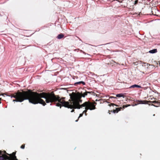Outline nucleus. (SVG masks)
<instances>
[{"mask_svg":"<svg viewBox=\"0 0 160 160\" xmlns=\"http://www.w3.org/2000/svg\"><path fill=\"white\" fill-rule=\"evenodd\" d=\"M0 155H2V152L1 151H0ZM5 159V158L2 156H0V160H4Z\"/></svg>","mask_w":160,"mask_h":160,"instance_id":"obj_12","label":"nucleus"},{"mask_svg":"<svg viewBox=\"0 0 160 160\" xmlns=\"http://www.w3.org/2000/svg\"><path fill=\"white\" fill-rule=\"evenodd\" d=\"M150 102H152V103H155L156 102V101H152V102H151V101H150Z\"/></svg>","mask_w":160,"mask_h":160,"instance_id":"obj_25","label":"nucleus"},{"mask_svg":"<svg viewBox=\"0 0 160 160\" xmlns=\"http://www.w3.org/2000/svg\"><path fill=\"white\" fill-rule=\"evenodd\" d=\"M83 53H85V52H83Z\"/></svg>","mask_w":160,"mask_h":160,"instance_id":"obj_31","label":"nucleus"},{"mask_svg":"<svg viewBox=\"0 0 160 160\" xmlns=\"http://www.w3.org/2000/svg\"><path fill=\"white\" fill-rule=\"evenodd\" d=\"M1 98H0V101H1Z\"/></svg>","mask_w":160,"mask_h":160,"instance_id":"obj_30","label":"nucleus"},{"mask_svg":"<svg viewBox=\"0 0 160 160\" xmlns=\"http://www.w3.org/2000/svg\"><path fill=\"white\" fill-rule=\"evenodd\" d=\"M137 102H138V103L137 104H135V105H137L138 104H147V103H146L145 102H146V101H142V100H137Z\"/></svg>","mask_w":160,"mask_h":160,"instance_id":"obj_5","label":"nucleus"},{"mask_svg":"<svg viewBox=\"0 0 160 160\" xmlns=\"http://www.w3.org/2000/svg\"><path fill=\"white\" fill-rule=\"evenodd\" d=\"M85 92L87 93V94L88 93H90V92H87V91H86Z\"/></svg>","mask_w":160,"mask_h":160,"instance_id":"obj_23","label":"nucleus"},{"mask_svg":"<svg viewBox=\"0 0 160 160\" xmlns=\"http://www.w3.org/2000/svg\"><path fill=\"white\" fill-rule=\"evenodd\" d=\"M4 153H5V154H6L7 155H11V154H9L7 153L6 152V151H4Z\"/></svg>","mask_w":160,"mask_h":160,"instance_id":"obj_20","label":"nucleus"},{"mask_svg":"<svg viewBox=\"0 0 160 160\" xmlns=\"http://www.w3.org/2000/svg\"><path fill=\"white\" fill-rule=\"evenodd\" d=\"M121 108H116L115 110H113V113H115L118 112L120 110Z\"/></svg>","mask_w":160,"mask_h":160,"instance_id":"obj_11","label":"nucleus"},{"mask_svg":"<svg viewBox=\"0 0 160 160\" xmlns=\"http://www.w3.org/2000/svg\"><path fill=\"white\" fill-rule=\"evenodd\" d=\"M50 105H52V103H50Z\"/></svg>","mask_w":160,"mask_h":160,"instance_id":"obj_28","label":"nucleus"},{"mask_svg":"<svg viewBox=\"0 0 160 160\" xmlns=\"http://www.w3.org/2000/svg\"><path fill=\"white\" fill-rule=\"evenodd\" d=\"M5 95L8 97H10V95H9L7 94H5Z\"/></svg>","mask_w":160,"mask_h":160,"instance_id":"obj_24","label":"nucleus"},{"mask_svg":"<svg viewBox=\"0 0 160 160\" xmlns=\"http://www.w3.org/2000/svg\"><path fill=\"white\" fill-rule=\"evenodd\" d=\"M6 158V159L9 160H10V157L9 156H8L7 155H5Z\"/></svg>","mask_w":160,"mask_h":160,"instance_id":"obj_14","label":"nucleus"},{"mask_svg":"<svg viewBox=\"0 0 160 160\" xmlns=\"http://www.w3.org/2000/svg\"><path fill=\"white\" fill-rule=\"evenodd\" d=\"M42 96V92L38 93L31 92L30 90L28 91H18L13 94L10 95L11 98H14L13 102H22L24 100H28L30 103L34 104L39 103L45 106L46 105L45 102L41 98Z\"/></svg>","mask_w":160,"mask_h":160,"instance_id":"obj_2","label":"nucleus"},{"mask_svg":"<svg viewBox=\"0 0 160 160\" xmlns=\"http://www.w3.org/2000/svg\"><path fill=\"white\" fill-rule=\"evenodd\" d=\"M81 83L83 85H85V82H84L82 81L76 82L74 84L75 85H76L77 84H78Z\"/></svg>","mask_w":160,"mask_h":160,"instance_id":"obj_9","label":"nucleus"},{"mask_svg":"<svg viewBox=\"0 0 160 160\" xmlns=\"http://www.w3.org/2000/svg\"><path fill=\"white\" fill-rule=\"evenodd\" d=\"M157 52V49H154L149 51L148 52L150 53H155Z\"/></svg>","mask_w":160,"mask_h":160,"instance_id":"obj_6","label":"nucleus"},{"mask_svg":"<svg viewBox=\"0 0 160 160\" xmlns=\"http://www.w3.org/2000/svg\"><path fill=\"white\" fill-rule=\"evenodd\" d=\"M78 120H77L75 121V122H78Z\"/></svg>","mask_w":160,"mask_h":160,"instance_id":"obj_27","label":"nucleus"},{"mask_svg":"<svg viewBox=\"0 0 160 160\" xmlns=\"http://www.w3.org/2000/svg\"><path fill=\"white\" fill-rule=\"evenodd\" d=\"M116 96L117 97L120 98V97H124V94L123 93H120L117 94L116 95Z\"/></svg>","mask_w":160,"mask_h":160,"instance_id":"obj_10","label":"nucleus"},{"mask_svg":"<svg viewBox=\"0 0 160 160\" xmlns=\"http://www.w3.org/2000/svg\"><path fill=\"white\" fill-rule=\"evenodd\" d=\"M153 116H155V114H154V115H153Z\"/></svg>","mask_w":160,"mask_h":160,"instance_id":"obj_33","label":"nucleus"},{"mask_svg":"<svg viewBox=\"0 0 160 160\" xmlns=\"http://www.w3.org/2000/svg\"><path fill=\"white\" fill-rule=\"evenodd\" d=\"M12 154L13 155V156L12 157V159L13 160H15L16 159H17L16 157L15 156V153L14 152H13Z\"/></svg>","mask_w":160,"mask_h":160,"instance_id":"obj_13","label":"nucleus"},{"mask_svg":"<svg viewBox=\"0 0 160 160\" xmlns=\"http://www.w3.org/2000/svg\"><path fill=\"white\" fill-rule=\"evenodd\" d=\"M1 103V102L0 101V104Z\"/></svg>","mask_w":160,"mask_h":160,"instance_id":"obj_32","label":"nucleus"},{"mask_svg":"<svg viewBox=\"0 0 160 160\" xmlns=\"http://www.w3.org/2000/svg\"><path fill=\"white\" fill-rule=\"evenodd\" d=\"M24 148H25V145H22L21 146V148L22 149H24Z\"/></svg>","mask_w":160,"mask_h":160,"instance_id":"obj_17","label":"nucleus"},{"mask_svg":"<svg viewBox=\"0 0 160 160\" xmlns=\"http://www.w3.org/2000/svg\"><path fill=\"white\" fill-rule=\"evenodd\" d=\"M1 98H0V101H1Z\"/></svg>","mask_w":160,"mask_h":160,"instance_id":"obj_29","label":"nucleus"},{"mask_svg":"<svg viewBox=\"0 0 160 160\" xmlns=\"http://www.w3.org/2000/svg\"><path fill=\"white\" fill-rule=\"evenodd\" d=\"M96 104L97 103L95 102L93 103H92L89 102H86L81 105L79 104L74 109L77 108L79 109L83 107H85V110L82 113H85V116H86V112L87 110H92L95 109H96L95 104Z\"/></svg>","mask_w":160,"mask_h":160,"instance_id":"obj_3","label":"nucleus"},{"mask_svg":"<svg viewBox=\"0 0 160 160\" xmlns=\"http://www.w3.org/2000/svg\"><path fill=\"white\" fill-rule=\"evenodd\" d=\"M128 0H123L122 1V3L126 2L127 1H128Z\"/></svg>","mask_w":160,"mask_h":160,"instance_id":"obj_18","label":"nucleus"},{"mask_svg":"<svg viewBox=\"0 0 160 160\" xmlns=\"http://www.w3.org/2000/svg\"><path fill=\"white\" fill-rule=\"evenodd\" d=\"M87 93L85 92H84L83 93H78V97H79V98H81L82 97H83V98H84L85 97V96H87Z\"/></svg>","mask_w":160,"mask_h":160,"instance_id":"obj_4","label":"nucleus"},{"mask_svg":"<svg viewBox=\"0 0 160 160\" xmlns=\"http://www.w3.org/2000/svg\"><path fill=\"white\" fill-rule=\"evenodd\" d=\"M109 98L112 99V98H116L115 97H113V96H111V97H110Z\"/></svg>","mask_w":160,"mask_h":160,"instance_id":"obj_19","label":"nucleus"},{"mask_svg":"<svg viewBox=\"0 0 160 160\" xmlns=\"http://www.w3.org/2000/svg\"><path fill=\"white\" fill-rule=\"evenodd\" d=\"M81 98H78V103L79 104L80 103H82V100H80Z\"/></svg>","mask_w":160,"mask_h":160,"instance_id":"obj_15","label":"nucleus"},{"mask_svg":"<svg viewBox=\"0 0 160 160\" xmlns=\"http://www.w3.org/2000/svg\"><path fill=\"white\" fill-rule=\"evenodd\" d=\"M138 3V1H134V4H136L137 3Z\"/></svg>","mask_w":160,"mask_h":160,"instance_id":"obj_21","label":"nucleus"},{"mask_svg":"<svg viewBox=\"0 0 160 160\" xmlns=\"http://www.w3.org/2000/svg\"><path fill=\"white\" fill-rule=\"evenodd\" d=\"M42 96L41 97L45 99L46 103L54 102L56 104V106H60V108L61 106L68 108L74 109L79 105L78 103V94L77 95L73 92L69 94L70 98V99L69 100L70 102L65 101L64 100L65 98H61L52 93H47L42 92Z\"/></svg>","mask_w":160,"mask_h":160,"instance_id":"obj_1","label":"nucleus"},{"mask_svg":"<svg viewBox=\"0 0 160 160\" xmlns=\"http://www.w3.org/2000/svg\"><path fill=\"white\" fill-rule=\"evenodd\" d=\"M141 88V87L139 85H138L136 84H134L132 85L131 86L129 87V88Z\"/></svg>","mask_w":160,"mask_h":160,"instance_id":"obj_7","label":"nucleus"},{"mask_svg":"<svg viewBox=\"0 0 160 160\" xmlns=\"http://www.w3.org/2000/svg\"><path fill=\"white\" fill-rule=\"evenodd\" d=\"M64 35L62 33H61L58 35L57 36V38L58 39H60L64 37Z\"/></svg>","mask_w":160,"mask_h":160,"instance_id":"obj_8","label":"nucleus"},{"mask_svg":"<svg viewBox=\"0 0 160 160\" xmlns=\"http://www.w3.org/2000/svg\"><path fill=\"white\" fill-rule=\"evenodd\" d=\"M83 113H82L80 114V115H79V117H78V119L79 118H80V117H82L83 116Z\"/></svg>","mask_w":160,"mask_h":160,"instance_id":"obj_16","label":"nucleus"},{"mask_svg":"<svg viewBox=\"0 0 160 160\" xmlns=\"http://www.w3.org/2000/svg\"><path fill=\"white\" fill-rule=\"evenodd\" d=\"M74 111V109H72L71 111V112H73Z\"/></svg>","mask_w":160,"mask_h":160,"instance_id":"obj_26","label":"nucleus"},{"mask_svg":"<svg viewBox=\"0 0 160 160\" xmlns=\"http://www.w3.org/2000/svg\"><path fill=\"white\" fill-rule=\"evenodd\" d=\"M112 105V106H113L114 105H115L114 103H111V104L109 105L110 106L111 105Z\"/></svg>","mask_w":160,"mask_h":160,"instance_id":"obj_22","label":"nucleus"}]
</instances>
